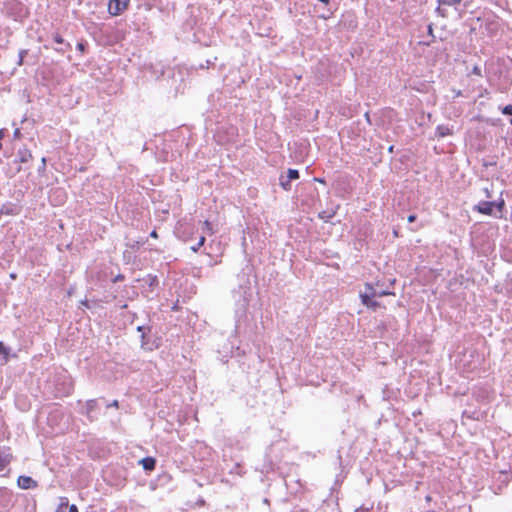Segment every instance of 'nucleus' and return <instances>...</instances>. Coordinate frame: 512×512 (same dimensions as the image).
Masks as SVG:
<instances>
[{"label": "nucleus", "instance_id": "393cba45", "mask_svg": "<svg viewBox=\"0 0 512 512\" xmlns=\"http://www.w3.org/2000/svg\"><path fill=\"white\" fill-rule=\"evenodd\" d=\"M42 163H40L39 171L44 170L46 167V159L43 157L41 160Z\"/></svg>", "mask_w": 512, "mask_h": 512}, {"label": "nucleus", "instance_id": "1a4fd4ad", "mask_svg": "<svg viewBox=\"0 0 512 512\" xmlns=\"http://www.w3.org/2000/svg\"><path fill=\"white\" fill-rule=\"evenodd\" d=\"M336 211L334 209L325 210L319 213V218L328 222L334 215Z\"/></svg>", "mask_w": 512, "mask_h": 512}, {"label": "nucleus", "instance_id": "4468645a", "mask_svg": "<svg viewBox=\"0 0 512 512\" xmlns=\"http://www.w3.org/2000/svg\"><path fill=\"white\" fill-rule=\"evenodd\" d=\"M204 243H205V236H204V235H202V236H200L198 243H197L196 245L191 246V250H192V251H194V252L198 251V249H199V248H200Z\"/></svg>", "mask_w": 512, "mask_h": 512}, {"label": "nucleus", "instance_id": "e433bc0d", "mask_svg": "<svg viewBox=\"0 0 512 512\" xmlns=\"http://www.w3.org/2000/svg\"><path fill=\"white\" fill-rule=\"evenodd\" d=\"M55 512H62L61 510L57 509Z\"/></svg>", "mask_w": 512, "mask_h": 512}, {"label": "nucleus", "instance_id": "f03ea898", "mask_svg": "<svg viewBox=\"0 0 512 512\" xmlns=\"http://www.w3.org/2000/svg\"><path fill=\"white\" fill-rule=\"evenodd\" d=\"M495 201H482L474 206V210L485 215H492Z\"/></svg>", "mask_w": 512, "mask_h": 512}, {"label": "nucleus", "instance_id": "6ab92c4d", "mask_svg": "<svg viewBox=\"0 0 512 512\" xmlns=\"http://www.w3.org/2000/svg\"><path fill=\"white\" fill-rule=\"evenodd\" d=\"M27 54V51L26 50H20L19 51V58H18V65H22L23 64V59H24V56Z\"/></svg>", "mask_w": 512, "mask_h": 512}, {"label": "nucleus", "instance_id": "a878e982", "mask_svg": "<svg viewBox=\"0 0 512 512\" xmlns=\"http://www.w3.org/2000/svg\"><path fill=\"white\" fill-rule=\"evenodd\" d=\"M144 330H145V327H144V326H138V327H137V331H139V332H141V333H142V335H141V337H142V338H144V336H145V332H144Z\"/></svg>", "mask_w": 512, "mask_h": 512}, {"label": "nucleus", "instance_id": "7ed1b4c3", "mask_svg": "<svg viewBox=\"0 0 512 512\" xmlns=\"http://www.w3.org/2000/svg\"><path fill=\"white\" fill-rule=\"evenodd\" d=\"M17 484L22 489H34L37 487V482L34 479L24 475L18 477Z\"/></svg>", "mask_w": 512, "mask_h": 512}, {"label": "nucleus", "instance_id": "f3484780", "mask_svg": "<svg viewBox=\"0 0 512 512\" xmlns=\"http://www.w3.org/2000/svg\"><path fill=\"white\" fill-rule=\"evenodd\" d=\"M8 463H9L8 458L2 457L0 455V471H3L6 468V466L8 465Z\"/></svg>", "mask_w": 512, "mask_h": 512}, {"label": "nucleus", "instance_id": "9d476101", "mask_svg": "<svg viewBox=\"0 0 512 512\" xmlns=\"http://www.w3.org/2000/svg\"><path fill=\"white\" fill-rule=\"evenodd\" d=\"M450 134H451V130L447 126L439 125L436 128V135L439 136V137H445V136L450 135Z\"/></svg>", "mask_w": 512, "mask_h": 512}, {"label": "nucleus", "instance_id": "2f4dec72", "mask_svg": "<svg viewBox=\"0 0 512 512\" xmlns=\"http://www.w3.org/2000/svg\"><path fill=\"white\" fill-rule=\"evenodd\" d=\"M21 169H22V168H21V166H19V165H18V166L15 168V173H19V172L21 171Z\"/></svg>", "mask_w": 512, "mask_h": 512}, {"label": "nucleus", "instance_id": "bb28decb", "mask_svg": "<svg viewBox=\"0 0 512 512\" xmlns=\"http://www.w3.org/2000/svg\"><path fill=\"white\" fill-rule=\"evenodd\" d=\"M68 512H78V508L76 505H70L69 506V511Z\"/></svg>", "mask_w": 512, "mask_h": 512}, {"label": "nucleus", "instance_id": "b1692460", "mask_svg": "<svg viewBox=\"0 0 512 512\" xmlns=\"http://www.w3.org/2000/svg\"><path fill=\"white\" fill-rule=\"evenodd\" d=\"M472 74H475L477 76H482L481 69L479 66H474L472 69Z\"/></svg>", "mask_w": 512, "mask_h": 512}, {"label": "nucleus", "instance_id": "412c9836", "mask_svg": "<svg viewBox=\"0 0 512 512\" xmlns=\"http://www.w3.org/2000/svg\"><path fill=\"white\" fill-rule=\"evenodd\" d=\"M502 113L505 115H512V105H507L502 109Z\"/></svg>", "mask_w": 512, "mask_h": 512}, {"label": "nucleus", "instance_id": "39448f33", "mask_svg": "<svg viewBox=\"0 0 512 512\" xmlns=\"http://www.w3.org/2000/svg\"><path fill=\"white\" fill-rule=\"evenodd\" d=\"M32 159V153L26 148L19 149L14 163H27Z\"/></svg>", "mask_w": 512, "mask_h": 512}, {"label": "nucleus", "instance_id": "5701e85b", "mask_svg": "<svg viewBox=\"0 0 512 512\" xmlns=\"http://www.w3.org/2000/svg\"><path fill=\"white\" fill-rule=\"evenodd\" d=\"M332 15V11L330 9H327L324 13L321 14V18L328 19Z\"/></svg>", "mask_w": 512, "mask_h": 512}, {"label": "nucleus", "instance_id": "aec40b11", "mask_svg": "<svg viewBox=\"0 0 512 512\" xmlns=\"http://www.w3.org/2000/svg\"><path fill=\"white\" fill-rule=\"evenodd\" d=\"M203 233H212L211 224L207 220L204 222Z\"/></svg>", "mask_w": 512, "mask_h": 512}, {"label": "nucleus", "instance_id": "dca6fc26", "mask_svg": "<svg viewBox=\"0 0 512 512\" xmlns=\"http://www.w3.org/2000/svg\"><path fill=\"white\" fill-rule=\"evenodd\" d=\"M8 349L4 346L2 342H0V355H3L5 361L8 360Z\"/></svg>", "mask_w": 512, "mask_h": 512}, {"label": "nucleus", "instance_id": "f257e3e1", "mask_svg": "<svg viewBox=\"0 0 512 512\" xmlns=\"http://www.w3.org/2000/svg\"><path fill=\"white\" fill-rule=\"evenodd\" d=\"M129 0H110L108 11L111 15L117 16L121 14L128 6Z\"/></svg>", "mask_w": 512, "mask_h": 512}, {"label": "nucleus", "instance_id": "cd10ccee", "mask_svg": "<svg viewBox=\"0 0 512 512\" xmlns=\"http://www.w3.org/2000/svg\"><path fill=\"white\" fill-rule=\"evenodd\" d=\"M407 220L409 223L414 222L416 220V215H414V214L409 215Z\"/></svg>", "mask_w": 512, "mask_h": 512}, {"label": "nucleus", "instance_id": "a211bd4d", "mask_svg": "<svg viewBox=\"0 0 512 512\" xmlns=\"http://www.w3.org/2000/svg\"><path fill=\"white\" fill-rule=\"evenodd\" d=\"M68 506H69L68 498L67 497H61L58 509L61 510L62 508L68 507Z\"/></svg>", "mask_w": 512, "mask_h": 512}, {"label": "nucleus", "instance_id": "72a5a7b5", "mask_svg": "<svg viewBox=\"0 0 512 512\" xmlns=\"http://www.w3.org/2000/svg\"><path fill=\"white\" fill-rule=\"evenodd\" d=\"M387 293L385 291H381L378 293V296H383V295H386Z\"/></svg>", "mask_w": 512, "mask_h": 512}, {"label": "nucleus", "instance_id": "6e6552de", "mask_svg": "<svg viewBox=\"0 0 512 512\" xmlns=\"http://www.w3.org/2000/svg\"><path fill=\"white\" fill-rule=\"evenodd\" d=\"M461 0H438L439 6L437 8V11L442 15L445 16L444 9L441 8V6H454L460 4Z\"/></svg>", "mask_w": 512, "mask_h": 512}, {"label": "nucleus", "instance_id": "c756f323", "mask_svg": "<svg viewBox=\"0 0 512 512\" xmlns=\"http://www.w3.org/2000/svg\"><path fill=\"white\" fill-rule=\"evenodd\" d=\"M484 193H485L486 197H488V198L492 197V195H491V193H490L488 188H484Z\"/></svg>", "mask_w": 512, "mask_h": 512}, {"label": "nucleus", "instance_id": "7c9ffc66", "mask_svg": "<svg viewBox=\"0 0 512 512\" xmlns=\"http://www.w3.org/2000/svg\"><path fill=\"white\" fill-rule=\"evenodd\" d=\"M150 236L153 237V238H157V232L155 230H153L151 233H150Z\"/></svg>", "mask_w": 512, "mask_h": 512}, {"label": "nucleus", "instance_id": "423d86ee", "mask_svg": "<svg viewBox=\"0 0 512 512\" xmlns=\"http://www.w3.org/2000/svg\"><path fill=\"white\" fill-rule=\"evenodd\" d=\"M145 471H153L156 466V460L153 457H145L139 461Z\"/></svg>", "mask_w": 512, "mask_h": 512}, {"label": "nucleus", "instance_id": "0eeeda50", "mask_svg": "<svg viewBox=\"0 0 512 512\" xmlns=\"http://www.w3.org/2000/svg\"><path fill=\"white\" fill-rule=\"evenodd\" d=\"M96 407H97V400H95V399L88 400L84 407L83 413H85L89 418H92V414L95 411Z\"/></svg>", "mask_w": 512, "mask_h": 512}, {"label": "nucleus", "instance_id": "c85d7f7f", "mask_svg": "<svg viewBox=\"0 0 512 512\" xmlns=\"http://www.w3.org/2000/svg\"><path fill=\"white\" fill-rule=\"evenodd\" d=\"M107 407H118V401L114 400L111 404H107Z\"/></svg>", "mask_w": 512, "mask_h": 512}, {"label": "nucleus", "instance_id": "2eb2a0df", "mask_svg": "<svg viewBox=\"0 0 512 512\" xmlns=\"http://www.w3.org/2000/svg\"><path fill=\"white\" fill-rule=\"evenodd\" d=\"M365 288H366L365 292L369 293L371 295V297L375 298L378 296V292L370 284H366Z\"/></svg>", "mask_w": 512, "mask_h": 512}, {"label": "nucleus", "instance_id": "4be33fe9", "mask_svg": "<svg viewBox=\"0 0 512 512\" xmlns=\"http://www.w3.org/2000/svg\"><path fill=\"white\" fill-rule=\"evenodd\" d=\"M504 205H505L504 200L501 199L499 202H495L494 207H496L499 211H502Z\"/></svg>", "mask_w": 512, "mask_h": 512}, {"label": "nucleus", "instance_id": "9b49d317", "mask_svg": "<svg viewBox=\"0 0 512 512\" xmlns=\"http://www.w3.org/2000/svg\"><path fill=\"white\" fill-rule=\"evenodd\" d=\"M54 40H55V42H56L58 45H60L59 47H56V48H55L57 51H64V48H63V46H64V45H65V46H67V47H69V46H70L68 43H65V42H64V39H63L60 35H58V34H57V35H55Z\"/></svg>", "mask_w": 512, "mask_h": 512}, {"label": "nucleus", "instance_id": "ddd939ff", "mask_svg": "<svg viewBox=\"0 0 512 512\" xmlns=\"http://www.w3.org/2000/svg\"><path fill=\"white\" fill-rule=\"evenodd\" d=\"M290 180L286 177H283L281 176L280 177V185L285 189V190H290L291 186H290Z\"/></svg>", "mask_w": 512, "mask_h": 512}, {"label": "nucleus", "instance_id": "473e14b6", "mask_svg": "<svg viewBox=\"0 0 512 512\" xmlns=\"http://www.w3.org/2000/svg\"><path fill=\"white\" fill-rule=\"evenodd\" d=\"M19 134H20V130L16 129L15 132H14V136L17 137Z\"/></svg>", "mask_w": 512, "mask_h": 512}, {"label": "nucleus", "instance_id": "c9c22d12", "mask_svg": "<svg viewBox=\"0 0 512 512\" xmlns=\"http://www.w3.org/2000/svg\"><path fill=\"white\" fill-rule=\"evenodd\" d=\"M393 151V146H390L389 147V152H392Z\"/></svg>", "mask_w": 512, "mask_h": 512}, {"label": "nucleus", "instance_id": "f8f14e48", "mask_svg": "<svg viewBox=\"0 0 512 512\" xmlns=\"http://www.w3.org/2000/svg\"><path fill=\"white\" fill-rule=\"evenodd\" d=\"M287 178L291 180H296L299 178V171L296 169H288Z\"/></svg>", "mask_w": 512, "mask_h": 512}, {"label": "nucleus", "instance_id": "f704fd0d", "mask_svg": "<svg viewBox=\"0 0 512 512\" xmlns=\"http://www.w3.org/2000/svg\"><path fill=\"white\" fill-rule=\"evenodd\" d=\"M78 48H79L80 50H82V49L84 48V47H83V44H82V43H79V44H78Z\"/></svg>", "mask_w": 512, "mask_h": 512}, {"label": "nucleus", "instance_id": "20e7f679", "mask_svg": "<svg viewBox=\"0 0 512 512\" xmlns=\"http://www.w3.org/2000/svg\"><path fill=\"white\" fill-rule=\"evenodd\" d=\"M360 298H361V302L363 305H365L366 307L372 309V310H376L378 307H380V303L373 300V297H371V295L367 292H361L360 293Z\"/></svg>", "mask_w": 512, "mask_h": 512}]
</instances>
